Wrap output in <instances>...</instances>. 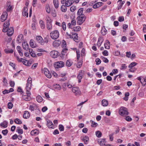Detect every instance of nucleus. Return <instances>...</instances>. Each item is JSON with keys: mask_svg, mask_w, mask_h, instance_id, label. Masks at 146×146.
<instances>
[{"mask_svg": "<svg viewBox=\"0 0 146 146\" xmlns=\"http://www.w3.org/2000/svg\"><path fill=\"white\" fill-rule=\"evenodd\" d=\"M23 48L25 50H27L29 49V45L27 43L24 42L22 43Z\"/></svg>", "mask_w": 146, "mask_h": 146, "instance_id": "obj_21", "label": "nucleus"}, {"mask_svg": "<svg viewBox=\"0 0 146 146\" xmlns=\"http://www.w3.org/2000/svg\"><path fill=\"white\" fill-rule=\"evenodd\" d=\"M74 2V0H67L65 2V5L67 7L71 5Z\"/></svg>", "mask_w": 146, "mask_h": 146, "instance_id": "obj_18", "label": "nucleus"}, {"mask_svg": "<svg viewBox=\"0 0 146 146\" xmlns=\"http://www.w3.org/2000/svg\"><path fill=\"white\" fill-rule=\"evenodd\" d=\"M64 63L62 61H58L54 63V66L55 68H62L64 66Z\"/></svg>", "mask_w": 146, "mask_h": 146, "instance_id": "obj_6", "label": "nucleus"}, {"mask_svg": "<svg viewBox=\"0 0 146 146\" xmlns=\"http://www.w3.org/2000/svg\"><path fill=\"white\" fill-rule=\"evenodd\" d=\"M76 9V7L74 5L72 6L70 8V10L72 12L74 11Z\"/></svg>", "mask_w": 146, "mask_h": 146, "instance_id": "obj_50", "label": "nucleus"}, {"mask_svg": "<svg viewBox=\"0 0 146 146\" xmlns=\"http://www.w3.org/2000/svg\"><path fill=\"white\" fill-rule=\"evenodd\" d=\"M35 105L33 104V105H30L29 106V109L31 110V111H33L34 110L35 106Z\"/></svg>", "mask_w": 146, "mask_h": 146, "instance_id": "obj_54", "label": "nucleus"}, {"mask_svg": "<svg viewBox=\"0 0 146 146\" xmlns=\"http://www.w3.org/2000/svg\"><path fill=\"white\" fill-rule=\"evenodd\" d=\"M72 61L70 60H67L66 65L68 67L70 66L72 64Z\"/></svg>", "mask_w": 146, "mask_h": 146, "instance_id": "obj_31", "label": "nucleus"}, {"mask_svg": "<svg viewBox=\"0 0 146 146\" xmlns=\"http://www.w3.org/2000/svg\"><path fill=\"white\" fill-rule=\"evenodd\" d=\"M2 133L4 135H6L8 133V131L7 129L3 130L2 131Z\"/></svg>", "mask_w": 146, "mask_h": 146, "instance_id": "obj_62", "label": "nucleus"}, {"mask_svg": "<svg viewBox=\"0 0 146 146\" xmlns=\"http://www.w3.org/2000/svg\"><path fill=\"white\" fill-rule=\"evenodd\" d=\"M59 129L60 131H63L64 130V127L61 125L60 124L59 125Z\"/></svg>", "mask_w": 146, "mask_h": 146, "instance_id": "obj_53", "label": "nucleus"}, {"mask_svg": "<svg viewBox=\"0 0 146 146\" xmlns=\"http://www.w3.org/2000/svg\"><path fill=\"white\" fill-rule=\"evenodd\" d=\"M62 27L63 30L65 31L66 29V23L64 22H63L62 23Z\"/></svg>", "mask_w": 146, "mask_h": 146, "instance_id": "obj_56", "label": "nucleus"}, {"mask_svg": "<svg viewBox=\"0 0 146 146\" xmlns=\"http://www.w3.org/2000/svg\"><path fill=\"white\" fill-rule=\"evenodd\" d=\"M0 125L2 127L6 128L7 126V122L6 121H4L3 122L1 123Z\"/></svg>", "mask_w": 146, "mask_h": 146, "instance_id": "obj_32", "label": "nucleus"}, {"mask_svg": "<svg viewBox=\"0 0 146 146\" xmlns=\"http://www.w3.org/2000/svg\"><path fill=\"white\" fill-rule=\"evenodd\" d=\"M86 18L84 15H81L77 17V23L79 25H81L85 21Z\"/></svg>", "mask_w": 146, "mask_h": 146, "instance_id": "obj_3", "label": "nucleus"}, {"mask_svg": "<svg viewBox=\"0 0 146 146\" xmlns=\"http://www.w3.org/2000/svg\"><path fill=\"white\" fill-rule=\"evenodd\" d=\"M14 122L17 124H21L22 123L21 121L18 118H16L14 120Z\"/></svg>", "mask_w": 146, "mask_h": 146, "instance_id": "obj_45", "label": "nucleus"}, {"mask_svg": "<svg viewBox=\"0 0 146 146\" xmlns=\"http://www.w3.org/2000/svg\"><path fill=\"white\" fill-rule=\"evenodd\" d=\"M102 60L105 63H108L109 62L108 60L105 57H104L102 56Z\"/></svg>", "mask_w": 146, "mask_h": 146, "instance_id": "obj_51", "label": "nucleus"}, {"mask_svg": "<svg viewBox=\"0 0 146 146\" xmlns=\"http://www.w3.org/2000/svg\"><path fill=\"white\" fill-rule=\"evenodd\" d=\"M51 20L49 17L47 20V28L48 30L51 29L52 28V25L51 24Z\"/></svg>", "mask_w": 146, "mask_h": 146, "instance_id": "obj_13", "label": "nucleus"}, {"mask_svg": "<svg viewBox=\"0 0 146 146\" xmlns=\"http://www.w3.org/2000/svg\"><path fill=\"white\" fill-rule=\"evenodd\" d=\"M32 80V78L30 77H29L28 78L26 88V92H30L29 90L31 88Z\"/></svg>", "mask_w": 146, "mask_h": 146, "instance_id": "obj_5", "label": "nucleus"}, {"mask_svg": "<svg viewBox=\"0 0 146 146\" xmlns=\"http://www.w3.org/2000/svg\"><path fill=\"white\" fill-rule=\"evenodd\" d=\"M45 9L46 12L48 13H50V10L49 6L48 5H46Z\"/></svg>", "mask_w": 146, "mask_h": 146, "instance_id": "obj_41", "label": "nucleus"}, {"mask_svg": "<svg viewBox=\"0 0 146 146\" xmlns=\"http://www.w3.org/2000/svg\"><path fill=\"white\" fill-rule=\"evenodd\" d=\"M61 43V42L59 40H55L53 43V45L54 47H57L60 45Z\"/></svg>", "mask_w": 146, "mask_h": 146, "instance_id": "obj_19", "label": "nucleus"}, {"mask_svg": "<svg viewBox=\"0 0 146 146\" xmlns=\"http://www.w3.org/2000/svg\"><path fill=\"white\" fill-rule=\"evenodd\" d=\"M137 64V63L135 62H133L131 63L129 66V68H132Z\"/></svg>", "mask_w": 146, "mask_h": 146, "instance_id": "obj_44", "label": "nucleus"}, {"mask_svg": "<svg viewBox=\"0 0 146 146\" xmlns=\"http://www.w3.org/2000/svg\"><path fill=\"white\" fill-rule=\"evenodd\" d=\"M23 35L22 34L18 35L17 37V41L19 43L21 42L23 39Z\"/></svg>", "mask_w": 146, "mask_h": 146, "instance_id": "obj_22", "label": "nucleus"}, {"mask_svg": "<svg viewBox=\"0 0 146 146\" xmlns=\"http://www.w3.org/2000/svg\"><path fill=\"white\" fill-rule=\"evenodd\" d=\"M82 64V62L81 61L78 62L76 65V66L78 68H80L81 67Z\"/></svg>", "mask_w": 146, "mask_h": 146, "instance_id": "obj_52", "label": "nucleus"}, {"mask_svg": "<svg viewBox=\"0 0 146 146\" xmlns=\"http://www.w3.org/2000/svg\"><path fill=\"white\" fill-rule=\"evenodd\" d=\"M81 29V27L80 26H77L74 27L73 28V30L75 31L78 32Z\"/></svg>", "mask_w": 146, "mask_h": 146, "instance_id": "obj_46", "label": "nucleus"}, {"mask_svg": "<svg viewBox=\"0 0 146 146\" xmlns=\"http://www.w3.org/2000/svg\"><path fill=\"white\" fill-rule=\"evenodd\" d=\"M83 140L84 141V143L87 144H88L89 140V137L88 136H85L83 137Z\"/></svg>", "mask_w": 146, "mask_h": 146, "instance_id": "obj_30", "label": "nucleus"}, {"mask_svg": "<svg viewBox=\"0 0 146 146\" xmlns=\"http://www.w3.org/2000/svg\"><path fill=\"white\" fill-rule=\"evenodd\" d=\"M36 40L41 45H43L44 41L40 36H37L36 38Z\"/></svg>", "mask_w": 146, "mask_h": 146, "instance_id": "obj_17", "label": "nucleus"}, {"mask_svg": "<svg viewBox=\"0 0 146 146\" xmlns=\"http://www.w3.org/2000/svg\"><path fill=\"white\" fill-rule=\"evenodd\" d=\"M27 95H23L22 99L26 101H29L31 99L30 95L31 94L30 92H26Z\"/></svg>", "mask_w": 146, "mask_h": 146, "instance_id": "obj_9", "label": "nucleus"}, {"mask_svg": "<svg viewBox=\"0 0 146 146\" xmlns=\"http://www.w3.org/2000/svg\"><path fill=\"white\" fill-rule=\"evenodd\" d=\"M3 82L4 83L3 84L4 85L6 86L7 84V80H6L5 78H3Z\"/></svg>", "mask_w": 146, "mask_h": 146, "instance_id": "obj_63", "label": "nucleus"}, {"mask_svg": "<svg viewBox=\"0 0 146 146\" xmlns=\"http://www.w3.org/2000/svg\"><path fill=\"white\" fill-rule=\"evenodd\" d=\"M44 74L48 78H50L51 77V74L47 68H44Z\"/></svg>", "mask_w": 146, "mask_h": 146, "instance_id": "obj_12", "label": "nucleus"}, {"mask_svg": "<svg viewBox=\"0 0 146 146\" xmlns=\"http://www.w3.org/2000/svg\"><path fill=\"white\" fill-rule=\"evenodd\" d=\"M14 32V29L13 27H11L9 29L8 28L7 31V34L8 36H11L13 34Z\"/></svg>", "mask_w": 146, "mask_h": 146, "instance_id": "obj_16", "label": "nucleus"}, {"mask_svg": "<svg viewBox=\"0 0 146 146\" xmlns=\"http://www.w3.org/2000/svg\"><path fill=\"white\" fill-rule=\"evenodd\" d=\"M50 55L52 57L54 58H56L58 56V52L57 51H52L50 53Z\"/></svg>", "mask_w": 146, "mask_h": 146, "instance_id": "obj_11", "label": "nucleus"}, {"mask_svg": "<svg viewBox=\"0 0 146 146\" xmlns=\"http://www.w3.org/2000/svg\"><path fill=\"white\" fill-rule=\"evenodd\" d=\"M67 7L66 5H62L61 7V11L63 12H66L67 10Z\"/></svg>", "mask_w": 146, "mask_h": 146, "instance_id": "obj_38", "label": "nucleus"}, {"mask_svg": "<svg viewBox=\"0 0 146 146\" xmlns=\"http://www.w3.org/2000/svg\"><path fill=\"white\" fill-rule=\"evenodd\" d=\"M141 82L143 85L145 86L146 84V79L143 77L142 78Z\"/></svg>", "mask_w": 146, "mask_h": 146, "instance_id": "obj_42", "label": "nucleus"}, {"mask_svg": "<svg viewBox=\"0 0 146 146\" xmlns=\"http://www.w3.org/2000/svg\"><path fill=\"white\" fill-rule=\"evenodd\" d=\"M72 35L73 36V38H73L74 40L76 41V40H78V34L77 33H72Z\"/></svg>", "mask_w": 146, "mask_h": 146, "instance_id": "obj_37", "label": "nucleus"}, {"mask_svg": "<svg viewBox=\"0 0 146 146\" xmlns=\"http://www.w3.org/2000/svg\"><path fill=\"white\" fill-rule=\"evenodd\" d=\"M36 100L38 102H40L42 101V98L39 95L36 97Z\"/></svg>", "mask_w": 146, "mask_h": 146, "instance_id": "obj_39", "label": "nucleus"}, {"mask_svg": "<svg viewBox=\"0 0 146 146\" xmlns=\"http://www.w3.org/2000/svg\"><path fill=\"white\" fill-rule=\"evenodd\" d=\"M96 135L97 137L100 138L101 137L102 133L100 131H98L96 132Z\"/></svg>", "mask_w": 146, "mask_h": 146, "instance_id": "obj_40", "label": "nucleus"}, {"mask_svg": "<svg viewBox=\"0 0 146 146\" xmlns=\"http://www.w3.org/2000/svg\"><path fill=\"white\" fill-rule=\"evenodd\" d=\"M62 47H64V48L62 51L61 54H62V55H64L65 54L64 53V52H67L68 49L66 48V44L65 41L64 40H62Z\"/></svg>", "mask_w": 146, "mask_h": 146, "instance_id": "obj_10", "label": "nucleus"}, {"mask_svg": "<svg viewBox=\"0 0 146 146\" xmlns=\"http://www.w3.org/2000/svg\"><path fill=\"white\" fill-rule=\"evenodd\" d=\"M59 34L58 31L55 30L52 31L50 33V36L53 39H57L59 36Z\"/></svg>", "mask_w": 146, "mask_h": 146, "instance_id": "obj_2", "label": "nucleus"}, {"mask_svg": "<svg viewBox=\"0 0 146 146\" xmlns=\"http://www.w3.org/2000/svg\"><path fill=\"white\" fill-rule=\"evenodd\" d=\"M13 106V104L11 102H9L8 104V108L9 109H11L12 108Z\"/></svg>", "mask_w": 146, "mask_h": 146, "instance_id": "obj_55", "label": "nucleus"}, {"mask_svg": "<svg viewBox=\"0 0 146 146\" xmlns=\"http://www.w3.org/2000/svg\"><path fill=\"white\" fill-rule=\"evenodd\" d=\"M76 21L74 19H72L71 21V24L72 25H76Z\"/></svg>", "mask_w": 146, "mask_h": 146, "instance_id": "obj_64", "label": "nucleus"}, {"mask_svg": "<svg viewBox=\"0 0 146 146\" xmlns=\"http://www.w3.org/2000/svg\"><path fill=\"white\" fill-rule=\"evenodd\" d=\"M39 23L40 24L41 28L42 29H44L45 28V25L43 21L40 20L39 21Z\"/></svg>", "mask_w": 146, "mask_h": 146, "instance_id": "obj_43", "label": "nucleus"}, {"mask_svg": "<svg viewBox=\"0 0 146 146\" xmlns=\"http://www.w3.org/2000/svg\"><path fill=\"white\" fill-rule=\"evenodd\" d=\"M39 130L36 129L32 131L31 132V134L32 135H37L39 134Z\"/></svg>", "mask_w": 146, "mask_h": 146, "instance_id": "obj_28", "label": "nucleus"}, {"mask_svg": "<svg viewBox=\"0 0 146 146\" xmlns=\"http://www.w3.org/2000/svg\"><path fill=\"white\" fill-rule=\"evenodd\" d=\"M9 21L7 22H5L3 25V27H6L7 28H9Z\"/></svg>", "mask_w": 146, "mask_h": 146, "instance_id": "obj_48", "label": "nucleus"}, {"mask_svg": "<svg viewBox=\"0 0 146 146\" xmlns=\"http://www.w3.org/2000/svg\"><path fill=\"white\" fill-rule=\"evenodd\" d=\"M7 12H4L1 16V21L2 22L4 21L7 19Z\"/></svg>", "mask_w": 146, "mask_h": 146, "instance_id": "obj_14", "label": "nucleus"}, {"mask_svg": "<svg viewBox=\"0 0 146 146\" xmlns=\"http://www.w3.org/2000/svg\"><path fill=\"white\" fill-rule=\"evenodd\" d=\"M83 10L84 9L83 8H81L78 11L77 15L79 16L81 15H84L83 14H82L83 13Z\"/></svg>", "mask_w": 146, "mask_h": 146, "instance_id": "obj_36", "label": "nucleus"}, {"mask_svg": "<svg viewBox=\"0 0 146 146\" xmlns=\"http://www.w3.org/2000/svg\"><path fill=\"white\" fill-rule=\"evenodd\" d=\"M118 21L120 22H121L124 21V18L123 16L119 17L118 18Z\"/></svg>", "mask_w": 146, "mask_h": 146, "instance_id": "obj_60", "label": "nucleus"}, {"mask_svg": "<svg viewBox=\"0 0 146 146\" xmlns=\"http://www.w3.org/2000/svg\"><path fill=\"white\" fill-rule=\"evenodd\" d=\"M53 88L54 89L58 90H60L61 89V87L58 84H56L53 85Z\"/></svg>", "mask_w": 146, "mask_h": 146, "instance_id": "obj_29", "label": "nucleus"}, {"mask_svg": "<svg viewBox=\"0 0 146 146\" xmlns=\"http://www.w3.org/2000/svg\"><path fill=\"white\" fill-rule=\"evenodd\" d=\"M84 71L82 70H80L77 76V78L78 79V82H80L81 79L84 77Z\"/></svg>", "mask_w": 146, "mask_h": 146, "instance_id": "obj_7", "label": "nucleus"}, {"mask_svg": "<svg viewBox=\"0 0 146 146\" xmlns=\"http://www.w3.org/2000/svg\"><path fill=\"white\" fill-rule=\"evenodd\" d=\"M7 12H11L13 9V7L11 5V2L9 1H8L4 7Z\"/></svg>", "mask_w": 146, "mask_h": 146, "instance_id": "obj_4", "label": "nucleus"}, {"mask_svg": "<svg viewBox=\"0 0 146 146\" xmlns=\"http://www.w3.org/2000/svg\"><path fill=\"white\" fill-rule=\"evenodd\" d=\"M101 31V33L103 35H105L107 34V30L106 29L104 26L103 27Z\"/></svg>", "mask_w": 146, "mask_h": 146, "instance_id": "obj_27", "label": "nucleus"}, {"mask_svg": "<svg viewBox=\"0 0 146 146\" xmlns=\"http://www.w3.org/2000/svg\"><path fill=\"white\" fill-rule=\"evenodd\" d=\"M103 54L105 56H107L108 55V52L107 50H104L102 52Z\"/></svg>", "mask_w": 146, "mask_h": 146, "instance_id": "obj_61", "label": "nucleus"}, {"mask_svg": "<svg viewBox=\"0 0 146 146\" xmlns=\"http://www.w3.org/2000/svg\"><path fill=\"white\" fill-rule=\"evenodd\" d=\"M110 42L108 40H106V42L104 44L105 48L106 49H109L110 48Z\"/></svg>", "mask_w": 146, "mask_h": 146, "instance_id": "obj_24", "label": "nucleus"}, {"mask_svg": "<svg viewBox=\"0 0 146 146\" xmlns=\"http://www.w3.org/2000/svg\"><path fill=\"white\" fill-rule=\"evenodd\" d=\"M53 3L55 8L56 9L58 8L59 6L58 0H53Z\"/></svg>", "mask_w": 146, "mask_h": 146, "instance_id": "obj_35", "label": "nucleus"}, {"mask_svg": "<svg viewBox=\"0 0 146 146\" xmlns=\"http://www.w3.org/2000/svg\"><path fill=\"white\" fill-rule=\"evenodd\" d=\"M119 113L120 115L123 116H125L129 114L127 109L123 107H121L120 108Z\"/></svg>", "mask_w": 146, "mask_h": 146, "instance_id": "obj_1", "label": "nucleus"}, {"mask_svg": "<svg viewBox=\"0 0 146 146\" xmlns=\"http://www.w3.org/2000/svg\"><path fill=\"white\" fill-rule=\"evenodd\" d=\"M15 56H16V58L17 60L19 62H22V63L23 64L25 65H27V62L26 60H24V59L23 58H20L19 57L17 56H16L15 53H14Z\"/></svg>", "mask_w": 146, "mask_h": 146, "instance_id": "obj_15", "label": "nucleus"}, {"mask_svg": "<svg viewBox=\"0 0 146 146\" xmlns=\"http://www.w3.org/2000/svg\"><path fill=\"white\" fill-rule=\"evenodd\" d=\"M17 49L19 55L21 56H23V52H21V47L19 46H17Z\"/></svg>", "mask_w": 146, "mask_h": 146, "instance_id": "obj_25", "label": "nucleus"}, {"mask_svg": "<svg viewBox=\"0 0 146 146\" xmlns=\"http://www.w3.org/2000/svg\"><path fill=\"white\" fill-rule=\"evenodd\" d=\"M47 121V126L50 128H52V126L53 125V124L52 121L49 120H48Z\"/></svg>", "mask_w": 146, "mask_h": 146, "instance_id": "obj_34", "label": "nucleus"}, {"mask_svg": "<svg viewBox=\"0 0 146 146\" xmlns=\"http://www.w3.org/2000/svg\"><path fill=\"white\" fill-rule=\"evenodd\" d=\"M102 104L103 106H106L108 105V102L107 100L104 99L102 101Z\"/></svg>", "mask_w": 146, "mask_h": 146, "instance_id": "obj_33", "label": "nucleus"}, {"mask_svg": "<svg viewBox=\"0 0 146 146\" xmlns=\"http://www.w3.org/2000/svg\"><path fill=\"white\" fill-rule=\"evenodd\" d=\"M30 46L33 48H35L37 47V45L36 44L34 43L33 40L31 39L30 42Z\"/></svg>", "mask_w": 146, "mask_h": 146, "instance_id": "obj_26", "label": "nucleus"}, {"mask_svg": "<svg viewBox=\"0 0 146 146\" xmlns=\"http://www.w3.org/2000/svg\"><path fill=\"white\" fill-rule=\"evenodd\" d=\"M30 116V113L29 111H24V114L23 115V117L25 119H27Z\"/></svg>", "mask_w": 146, "mask_h": 146, "instance_id": "obj_20", "label": "nucleus"}, {"mask_svg": "<svg viewBox=\"0 0 146 146\" xmlns=\"http://www.w3.org/2000/svg\"><path fill=\"white\" fill-rule=\"evenodd\" d=\"M5 51L6 53H12L13 52V50L12 49L10 50L5 49Z\"/></svg>", "mask_w": 146, "mask_h": 146, "instance_id": "obj_49", "label": "nucleus"}, {"mask_svg": "<svg viewBox=\"0 0 146 146\" xmlns=\"http://www.w3.org/2000/svg\"><path fill=\"white\" fill-rule=\"evenodd\" d=\"M17 129V132L19 133L22 134L23 133V130L22 129H19V128L18 127Z\"/></svg>", "mask_w": 146, "mask_h": 146, "instance_id": "obj_59", "label": "nucleus"}, {"mask_svg": "<svg viewBox=\"0 0 146 146\" xmlns=\"http://www.w3.org/2000/svg\"><path fill=\"white\" fill-rule=\"evenodd\" d=\"M98 142L101 146H104L106 145L105 143L106 142V139H102L101 141H98Z\"/></svg>", "mask_w": 146, "mask_h": 146, "instance_id": "obj_23", "label": "nucleus"}, {"mask_svg": "<svg viewBox=\"0 0 146 146\" xmlns=\"http://www.w3.org/2000/svg\"><path fill=\"white\" fill-rule=\"evenodd\" d=\"M98 125V124L94 121H92L91 126L93 127H95Z\"/></svg>", "mask_w": 146, "mask_h": 146, "instance_id": "obj_58", "label": "nucleus"}, {"mask_svg": "<svg viewBox=\"0 0 146 146\" xmlns=\"http://www.w3.org/2000/svg\"><path fill=\"white\" fill-rule=\"evenodd\" d=\"M72 91L76 96L80 95L81 94L80 91L78 87H75L72 88Z\"/></svg>", "mask_w": 146, "mask_h": 146, "instance_id": "obj_8", "label": "nucleus"}, {"mask_svg": "<svg viewBox=\"0 0 146 146\" xmlns=\"http://www.w3.org/2000/svg\"><path fill=\"white\" fill-rule=\"evenodd\" d=\"M127 68V66L125 64H122L120 68L121 70H124L126 69Z\"/></svg>", "mask_w": 146, "mask_h": 146, "instance_id": "obj_47", "label": "nucleus"}, {"mask_svg": "<svg viewBox=\"0 0 146 146\" xmlns=\"http://www.w3.org/2000/svg\"><path fill=\"white\" fill-rule=\"evenodd\" d=\"M95 61L96 62V65H99L100 64L101 62V60L99 58H96Z\"/></svg>", "mask_w": 146, "mask_h": 146, "instance_id": "obj_57", "label": "nucleus"}]
</instances>
